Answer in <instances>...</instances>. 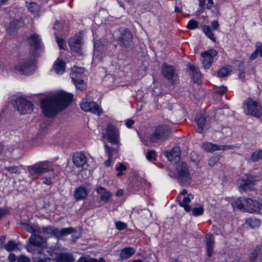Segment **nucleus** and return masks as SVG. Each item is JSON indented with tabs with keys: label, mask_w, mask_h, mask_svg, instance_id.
Here are the masks:
<instances>
[{
	"label": "nucleus",
	"mask_w": 262,
	"mask_h": 262,
	"mask_svg": "<svg viewBox=\"0 0 262 262\" xmlns=\"http://www.w3.org/2000/svg\"><path fill=\"white\" fill-rule=\"evenodd\" d=\"M105 47L101 43L98 42L94 43V54L95 56H98V57H101L102 55L105 52Z\"/></svg>",
	"instance_id": "72a5a7b5"
},
{
	"label": "nucleus",
	"mask_w": 262,
	"mask_h": 262,
	"mask_svg": "<svg viewBox=\"0 0 262 262\" xmlns=\"http://www.w3.org/2000/svg\"><path fill=\"white\" fill-rule=\"evenodd\" d=\"M255 51L262 57V43L260 41L257 42L255 45Z\"/></svg>",
	"instance_id": "bf43d9fd"
},
{
	"label": "nucleus",
	"mask_w": 262,
	"mask_h": 262,
	"mask_svg": "<svg viewBox=\"0 0 262 262\" xmlns=\"http://www.w3.org/2000/svg\"><path fill=\"white\" fill-rule=\"evenodd\" d=\"M24 25V22L21 18L15 19L11 23V26L15 28H20Z\"/></svg>",
	"instance_id": "a18cd8bd"
},
{
	"label": "nucleus",
	"mask_w": 262,
	"mask_h": 262,
	"mask_svg": "<svg viewBox=\"0 0 262 262\" xmlns=\"http://www.w3.org/2000/svg\"><path fill=\"white\" fill-rule=\"evenodd\" d=\"M102 137L112 145L111 147H116L118 149L120 144L119 132L115 126L108 124Z\"/></svg>",
	"instance_id": "20e7f679"
},
{
	"label": "nucleus",
	"mask_w": 262,
	"mask_h": 262,
	"mask_svg": "<svg viewBox=\"0 0 262 262\" xmlns=\"http://www.w3.org/2000/svg\"><path fill=\"white\" fill-rule=\"evenodd\" d=\"M82 37L80 34H76L70 38L69 43L72 50L77 53H80Z\"/></svg>",
	"instance_id": "2eb2a0df"
},
{
	"label": "nucleus",
	"mask_w": 262,
	"mask_h": 262,
	"mask_svg": "<svg viewBox=\"0 0 262 262\" xmlns=\"http://www.w3.org/2000/svg\"><path fill=\"white\" fill-rule=\"evenodd\" d=\"M202 146L203 149L208 152H213L220 150V145L213 144L211 142L204 143Z\"/></svg>",
	"instance_id": "473e14b6"
},
{
	"label": "nucleus",
	"mask_w": 262,
	"mask_h": 262,
	"mask_svg": "<svg viewBox=\"0 0 262 262\" xmlns=\"http://www.w3.org/2000/svg\"><path fill=\"white\" fill-rule=\"evenodd\" d=\"M56 250L55 247H50L47 250V252L51 256L53 257L54 255L56 256V253H58Z\"/></svg>",
	"instance_id": "680f3d73"
},
{
	"label": "nucleus",
	"mask_w": 262,
	"mask_h": 262,
	"mask_svg": "<svg viewBox=\"0 0 262 262\" xmlns=\"http://www.w3.org/2000/svg\"><path fill=\"white\" fill-rule=\"evenodd\" d=\"M198 27V23L193 20L191 19L190 20L187 25V28L188 29H194Z\"/></svg>",
	"instance_id": "603ef678"
},
{
	"label": "nucleus",
	"mask_w": 262,
	"mask_h": 262,
	"mask_svg": "<svg viewBox=\"0 0 262 262\" xmlns=\"http://www.w3.org/2000/svg\"><path fill=\"white\" fill-rule=\"evenodd\" d=\"M255 181L251 176L247 178L242 179L239 181V188L240 190L247 191L253 189Z\"/></svg>",
	"instance_id": "4468645a"
},
{
	"label": "nucleus",
	"mask_w": 262,
	"mask_h": 262,
	"mask_svg": "<svg viewBox=\"0 0 262 262\" xmlns=\"http://www.w3.org/2000/svg\"><path fill=\"white\" fill-rule=\"evenodd\" d=\"M20 246L19 243H16L14 241L10 240L5 246V249L8 252H11L17 250Z\"/></svg>",
	"instance_id": "e433bc0d"
},
{
	"label": "nucleus",
	"mask_w": 262,
	"mask_h": 262,
	"mask_svg": "<svg viewBox=\"0 0 262 262\" xmlns=\"http://www.w3.org/2000/svg\"><path fill=\"white\" fill-rule=\"evenodd\" d=\"M69 26L68 21L63 20L61 23L56 22L54 26L55 30H57L59 33L65 34L69 30Z\"/></svg>",
	"instance_id": "cd10ccee"
},
{
	"label": "nucleus",
	"mask_w": 262,
	"mask_h": 262,
	"mask_svg": "<svg viewBox=\"0 0 262 262\" xmlns=\"http://www.w3.org/2000/svg\"><path fill=\"white\" fill-rule=\"evenodd\" d=\"M203 32L212 41H215L216 38L214 37V34L212 32L211 29L209 26L204 25L203 27Z\"/></svg>",
	"instance_id": "79ce46f5"
},
{
	"label": "nucleus",
	"mask_w": 262,
	"mask_h": 262,
	"mask_svg": "<svg viewBox=\"0 0 262 262\" xmlns=\"http://www.w3.org/2000/svg\"><path fill=\"white\" fill-rule=\"evenodd\" d=\"M17 262H27L30 261V260L29 258L25 256L24 255H21L18 257L17 259Z\"/></svg>",
	"instance_id": "69168bd1"
},
{
	"label": "nucleus",
	"mask_w": 262,
	"mask_h": 262,
	"mask_svg": "<svg viewBox=\"0 0 262 262\" xmlns=\"http://www.w3.org/2000/svg\"><path fill=\"white\" fill-rule=\"evenodd\" d=\"M247 223L252 228L258 227L260 226L261 222L255 218H250L247 221Z\"/></svg>",
	"instance_id": "37998d69"
},
{
	"label": "nucleus",
	"mask_w": 262,
	"mask_h": 262,
	"mask_svg": "<svg viewBox=\"0 0 262 262\" xmlns=\"http://www.w3.org/2000/svg\"><path fill=\"white\" fill-rule=\"evenodd\" d=\"M170 128L166 125H162L155 128L154 132L149 136V140L152 143L164 142L170 135Z\"/></svg>",
	"instance_id": "39448f33"
},
{
	"label": "nucleus",
	"mask_w": 262,
	"mask_h": 262,
	"mask_svg": "<svg viewBox=\"0 0 262 262\" xmlns=\"http://www.w3.org/2000/svg\"><path fill=\"white\" fill-rule=\"evenodd\" d=\"M192 214L194 216H198L202 214L204 212V209L202 207L193 208L192 209Z\"/></svg>",
	"instance_id": "5fc2aeb1"
},
{
	"label": "nucleus",
	"mask_w": 262,
	"mask_h": 262,
	"mask_svg": "<svg viewBox=\"0 0 262 262\" xmlns=\"http://www.w3.org/2000/svg\"><path fill=\"white\" fill-rule=\"evenodd\" d=\"M54 69L57 74H62L65 70L64 62L62 60H57L54 63Z\"/></svg>",
	"instance_id": "7c9ffc66"
},
{
	"label": "nucleus",
	"mask_w": 262,
	"mask_h": 262,
	"mask_svg": "<svg viewBox=\"0 0 262 262\" xmlns=\"http://www.w3.org/2000/svg\"><path fill=\"white\" fill-rule=\"evenodd\" d=\"M235 146L233 145H220V150H227L229 149H234Z\"/></svg>",
	"instance_id": "e2e57ef3"
},
{
	"label": "nucleus",
	"mask_w": 262,
	"mask_h": 262,
	"mask_svg": "<svg viewBox=\"0 0 262 262\" xmlns=\"http://www.w3.org/2000/svg\"><path fill=\"white\" fill-rule=\"evenodd\" d=\"M105 153L108 156V158L104 162V165L105 167H108L111 165L112 162V157L117 155L118 149L116 147H111L108 144H104Z\"/></svg>",
	"instance_id": "dca6fc26"
},
{
	"label": "nucleus",
	"mask_w": 262,
	"mask_h": 262,
	"mask_svg": "<svg viewBox=\"0 0 262 262\" xmlns=\"http://www.w3.org/2000/svg\"><path fill=\"white\" fill-rule=\"evenodd\" d=\"M59 34V33L56 31L55 32V35H56V41L58 45V46L60 49L65 50V48L66 47V45L64 43L63 40L60 38L58 35Z\"/></svg>",
	"instance_id": "de8ad7c7"
},
{
	"label": "nucleus",
	"mask_w": 262,
	"mask_h": 262,
	"mask_svg": "<svg viewBox=\"0 0 262 262\" xmlns=\"http://www.w3.org/2000/svg\"><path fill=\"white\" fill-rule=\"evenodd\" d=\"M260 251L259 247H256V249L253 250L249 256L250 262H260V259L258 257V252Z\"/></svg>",
	"instance_id": "58836bf2"
},
{
	"label": "nucleus",
	"mask_w": 262,
	"mask_h": 262,
	"mask_svg": "<svg viewBox=\"0 0 262 262\" xmlns=\"http://www.w3.org/2000/svg\"><path fill=\"white\" fill-rule=\"evenodd\" d=\"M42 182L43 184L50 185L52 184V179L49 178H43L42 179Z\"/></svg>",
	"instance_id": "774afa93"
},
{
	"label": "nucleus",
	"mask_w": 262,
	"mask_h": 262,
	"mask_svg": "<svg viewBox=\"0 0 262 262\" xmlns=\"http://www.w3.org/2000/svg\"><path fill=\"white\" fill-rule=\"evenodd\" d=\"M189 69L191 72V76L194 82L199 83L202 77V74L199 69L193 64L189 65Z\"/></svg>",
	"instance_id": "bb28decb"
},
{
	"label": "nucleus",
	"mask_w": 262,
	"mask_h": 262,
	"mask_svg": "<svg viewBox=\"0 0 262 262\" xmlns=\"http://www.w3.org/2000/svg\"><path fill=\"white\" fill-rule=\"evenodd\" d=\"M116 228L119 230H122L126 228L127 225L124 222L118 221L115 223Z\"/></svg>",
	"instance_id": "4d7b16f0"
},
{
	"label": "nucleus",
	"mask_w": 262,
	"mask_h": 262,
	"mask_svg": "<svg viewBox=\"0 0 262 262\" xmlns=\"http://www.w3.org/2000/svg\"><path fill=\"white\" fill-rule=\"evenodd\" d=\"M72 100V94L63 92L42 99L41 108L43 114L49 117L54 116L59 111L67 107Z\"/></svg>",
	"instance_id": "f257e3e1"
},
{
	"label": "nucleus",
	"mask_w": 262,
	"mask_h": 262,
	"mask_svg": "<svg viewBox=\"0 0 262 262\" xmlns=\"http://www.w3.org/2000/svg\"><path fill=\"white\" fill-rule=\"evenodd\" d=\"M15 68L22 74H32L35 71L34 60L32 58L22 59Z\"/></svg>",
	"instance_id": "1a4fd4ad"
},
{
	"label": "nucleus",
	"mask_w": 262,
	"mask_h": 262,
	"mask_svg": "<svg viewBox=\"0 0 262 262\" xmlns=\"http://www.w3.org/2000/svg\"><path fill=\"white\" fill-rule=\"evenodd\" d=\"M13 105L21 114L30 113L33 109L31 102L24 97L16 98Z\"/></svg>",
	"instance_id": "6e6552de"
},
{
	"label": "nucleus",
	"mask_w": 262,
	"mask_h": 262,
	"mask_svg": "<svg viewBox=\"0 0 262 262\" xmlns=\"http://www.w3.org/2000/svg\"><path fill=\"white\" fill-rule=\"evenodd\" d=\"M88 95H86L82 99L80 105L81 109L85 112H90L99 115L100 111L99 105L96 102L88 101Z\"/></svg>",
	"instance_id": "f8f14e48"
},
{
	"label": "nucleus",
	"mask_w": 262,
	"mask_h": 262,
	"mask_svg": "<svg viewBox=\"0 0 262 262\" xmlns=\"http://www.w3.org/2000/svg\"><path fill=\"white\" fill-rule=\"evenodd\" d=\"M206 248L207 250V256L211 257L213 253L214 238L212 234H207L206 236Z\"/></svg>",
	"instance_id": "6ab92c4d"
},
{
	"label": "nucleus",
	"mask_w": 262,
	"mask_h": 262,
	"mask_svg": "<svg viewBox=\"0 0 262 262\" xmlns=\"http://www.w3.org/2000/svg\"><path fill=\"white\" fill-rule=\"evenodd\" d=\"M116 169L117 171H118L117 174V176L120 177L123 174L122 171L126 169V167L124 164L120 163L116 165Z\"/></svg>",
	"instance_id": "49530a36"
},
{
	"label": "nucleus",
	"mask_w": 262,
	"mask_h": 262,
	"mask_svg": "<svg viewBox=\"0 0 262 262\" xmlns=\"http://www.w3.org/2000/svg\"><path fill=\"white\" fill-rule=\"evenodd\" d=\"M193 198V195L191 193L187 194L186 196H183L181 199L177 200L179 205L184 208V210L187 212H190L191 210V207L188 204L190 202L191 200Z\"/></svg>",
	"instance_id": "a211bd4d"
},
{
	"label": "nucleus",
	"mask_w": 262,
	"mask_h": 262,
	"mask_svg": "<svg viewBox=\"0 0 262 262\" xmlns=\"http://www.w3.org/2000/svg\"><path fill=\"white\" fill-rule=\"evenodd\" d=\"M57 228L53 226L42 227V233L47 237H50L54 236L57 237Z\"/></svg>",
	"instance_id": "c756f323"
},
{
	"label": "nucleus",
	"mask_w": 262,
	"mask_h": 262,
	"mask_svg": "<svg viewBox=\"0 0 262 262\" xmlns=\"http://www.w3.org/2000/svg\"><path fill=\"white\" fill-rule=\"evenodd\" d=\"M23 228L26 230L27 231L32 233L33 234L36 232L35 229L33 227H32L31 225L28 224H24L23 225Z\"/></svg>",
	"instance_id": "13d9d810"
},
{
	"label": "nucleus",
	"mask_w": 262,
	"mask_h": 262,
	"mask_svg": "<svg viewBox=\"0 0 262 262\" xmlns=\"http://www.w3.org/2000/svg\"><path fill=\"white\" fill-rule=\"evenodd\" d=\"M27 42L33 51L34 56H38V52L43 50V45L40 36L36 34L33 33L28 37Z\"/></svg>",
	"instance_id": "9d476101"
},
{
	"label": "nucleus",
	"mask_w": 262,
	"mask_h": 262,
	"mask_svg": "<svg viewBox=\"0 0 262 262\" xmlns=\"http://www.w3.org/2000/svg\"><path fill=\"white\" fill-rule=\"evenodd\" d=\"M29 241L31 245L37 247H40L42 246L44 243V239L38 233H36L35 232L29 238Z\"/></svg>",
	"instance_id": "393cba45"
},
{
	"label": "nucleus",
	"mask_w": 262,
	"mask_h": 262,
	"mask_svg": "<svg viewBox=\"0 0 262 262\" xmlns=\"http://www.w3.org/2000/svg\"><path fill=\"white\" fill-rule=\"evenodd\" d=\"M217 54L218 52L216 50L213 49H210L207 51L202 52L201 53V56L204 59L210 60L213 61L214 57H215Z\"/></svg>",
	"instance_id": "2f4dec72"
},
{
	"label": "nucleus",
	"mask_w": 262,
	"mask_h": 262,
	"mask_svg": "<svg viewBox=\"0 0 262 262\" xmlns=\"http://www.w3.org/2000/svg\"><path fill=\"white\" fill-rule=\"evenodd\" d=\"M73 73L71 74V77L73 75V77L76 78V74H82L84 72V69L82 68H78V67H74L72 69Z\"/></svg>",
	"instance_id": "6e6d98bb"
},
{
	"label": "nucleus",
	"mask_w": 262,
	"mask_h": 262,
	"mask_svg": "<svg viewBox=\"0 0 262 262\" xmlns=\"http://www.w3.org/2000/svg\"><path fill=\"white\" fill-rule=\"evenodd\" d=\"M248 203V199L241 198L237 199V200L234 203V207H236L239 210H243L246 211V207Z\"/></svg>",
	"instance_id": "f704fd0d"
},
{
	"label": "nucleus",
	"mask_w": 262,
	"mask_h": 262,
	"mask_svg": "<svg viewBox=\"0 0 262 262\" xmlns=\"http://www.w3.org/2000/svg\"><path fill=\"white\" fill-rule=\"evenodd\" d=\"M53 260L56 262H73L75 258L69 253H56V257Z\"/></svg>",
	"instance_id": "aec40b11"
},
{
	"label": "nucleus",
	"mask_w": 262,
	"mask_h": 262,
	"mask_svg": "<svg viewBox=\"0 0 262 262\" xmlns=\"http://www.w3.org/2000/svg\"><path fill=\"white\" fill-rule=\"evenodd\" d=\"M156 154L155 150H150L147 152L146 155V159L149 161L156 159Z\"/></svg>",
	"instance_id": "8fccbe9b"
},
{
	"label": "nucleus",
	"mask_w": 262,
	"mask_h": 262,
	"mask_svg": "<svg viewBox=\"0 0 262 262\" xmlns=\"http://www.w3.org/2000/svg\"><path fill=\"white\" fill-rule=\"evenodd\" d=\"M72 80L75 84L77 89H78L81 91L86 90V84L82 79H76L73 75L72 77Z\"/></svg>",
	"instance_id": "4c0bfd02"
},
{
	"label": "nucleus",
	"mask_w": 262,
	"mask_h": 262,
	"mask_svg": "<svg viewBox=\"0 0 262 262\" xmlns=\"http://www.w3.org/2000/svg\"><path fill=\"white\" fill-rule=\"evenodd\" d=\"M251 159L254 162H256L262 159V150L253 152L251 155Z\"/></svg>",
	"instance_id": "09e8293b"
},
{
	"label": "nucleus",
	"mask_w": 262,
	"mask_h": 262,
	"mask_svg": "<svg viewBox=\"0 0 262 262\" xmlns=\"http://www.w3.org/2000/svg\"><path fill=\"white\" fill-rule=\"evenodd\" d=\"M248 203H247L246 207V211L254 212L258 210L260 204L258 201L251 199H248Z\"/></svg>",
	"instance_id": "a878e982"
},
{
	"label": "nucleus",
	"mask_w": 262,
	"mask_h": 262,
	"mask_svg": "<svg viewBox=\"0 0 262 262\" xmlns=\"http://www.w3.org/2000/svg\"><path fill=\"white\" fill-rule=\"evenodd\" d=\"M220 157L218 155H214L208 160V165L210 166H213L219 160Z\"/></svg>",
	"instance_id": "3c124183"
},
{
	"label": "nucleus",
	"mask_w": 262,
	"mask_h": 262,
	"mask_svg": "<svg viewBox=\"0 0 262 262\" xmlns=\"http://www.w3.org/2000/svg\"><path fill=\"white\" fill-rule=\"evenodd\" d=\"M27 7H28V10L30 12L35 14L37 13L39 10V6L35 2H31L28 4H27Z\"/></svg>",
	"instance_id": "a19ab883"
},
{
	"label": "nucleus",
	"mask_w": 262,
	"mask_h": 262,
	"mask_svg": "<svg viewBox=\"0 0 262 262\" xmlns=\"http://www.w3.org/2000/svg\"><path fill=\"white\" fill-rule=\"evenodd\" d=\"M213 61L203 58L202 63L205 69H208L210 67Z\"/></svg>",
	"instance_id": "052dcab7"
},
{
	"label": "nucleus",
	"mask_w": 262,
	"mask_h": 262,
	"mask_svg": "<svg viewBox=\"0 0 262 262\" xmlns=\"http://www.w3.org/2000/svg\"><path fill=\"white\" fill-rule=\"evenodd\" d=\"M28 170L31 174L40 176L49 171H53L54 168L50 165L48 161L37 162L28 167Z\"/></svg>",
	"instance_id": "423d86ee"
},
{
	"label": "nucleus",
	"mask_w": 262,
	"mask_h": 262,
	"mask_svg": "<svg viewBox=\"0 0 262 262\" xmlns=\"http://www.w3.org/2000/svg\"><path fill=\"white\" fill-rule=\"evenodd\" d=\"M77 262H97V259L93 257L88 258L85 256H81Z\"/></svg>",
	"instance_id": "864d4df0"
},
{
	"label": "nucleus",
	"mask_w": 262,
	"mask_h": 262,
	"mask_svg": "<svg viewBox=\"0 0 262 262\" xmlns=\"http://www.w3.org/2000/svg\"><path fill=\"white\" fill-rule=\"evenodd\" d=\"M164 155L171 163H176L180 159L181 150L178 146L173 147L170 151H166Z\"/></svg>",
	"instance_id": "ddd939ff"
},
{
	"label": "nucleus",
	"mask_w": 262,
	"mask_h": 262,
	"mask_svg": "<svg viewBox=\"0 0 262 262\" xmlns=\"http://www.w3.org/2000/svg\"><path fill=\"white\" fill-rule=\"evenodd\" d=\"M114 37L118 44L126 51H129L134 48L133 34L126 28H119L115 32Z\"/></svg>",
	"instance_id": "f03ea898"
},
{
	"label": "nucleus",
	"mask_w": 262,
	"mask_h": 262,
	"mask_svg": "<svg viewBox=\"0 0 262 262\" xmlns=\"http://www.w3.org/2000/svg\"><path fill=\"white\" fill-rule=\"evenodd\" d=\"M4 170L9 171L11 173L17 174L20 173L19 167L16 166H6L4 167Z\"/></svg>",
	"instance_id": "c03bdc74"
},
{
	"label": "nucleus",
	"mask_w": 262,
	"mask_h": 262,
	"mask_svg": "<svg viewBox=\"0 0 262 262\" xmlns=\"http://www.w3.org/2000/svg\"><path fill=\"white\" fill-rule=\"evenodd\" d=\"M9 210L6 208H0V220L9 213Z\"/></svg>",
	"instance_id": "0e129e2a"
},
{
	"label": "nucleus",
	"mask_w": 262,
	"mask_h": 262,
	"mask_svg": "<svg viewBox=\"0 0 262 262\" xmlns=\"http://www.w3.org/2000/svg\"><path fill=\"white\" fill-rule=\"evenodd\" d=\"M232 71V67L230 66H226L221 68L218 72L217 74L219 77H224L227 76Z\"/></svg>",
	"instance_id": "ea45409f"
},
{
	"label": "nucleus",
	"mask_w": 262,
	"mask_h": 262,
	"mask_svg": "<svg viewBox=\"0 0 262 262\" xmlns=\"http://www.w3.org/2000/svg\"><path fill=\"white\" fill-rule=\"evenodd\" d=\"M76 230L73 227H68L62 228L61 230L57 229V237L60 238L62 236H66L68 234L72 233Z\"/></svg>",
	"instance_id": "c9c22d12"
},
{
	"label": "nucleus",
	"mask_w": 262,
	"mask_h": 262,
	"mask_svg": "<svg viewBox=\"0 0 262 262\" xmlns=\"http://www.w3.org/2000/svg\"><path fill=\"white\" fill-rule=\"evenodd\" d=\"M88 193V192L84 187L80 186L75 190V198L77 201L83 200L87 196Z\"/></svg>",
	"instance_id": "c85d7f7f"
},
{
	"label": "nucleus",
	"mask_w": 262,
	"mask_h": 262,
	"mask_svg": "<svg viewBox=\"0 0 262 262\" xmlns=\"http://www.w3.org/2000/svg\"><path fill=\"white\" fill-rule=\"evenodd\" d=\"M73 162L77 167L83 166L87 162V158L82 152H76L73 156Z\"/></svg>",
	"instance_id": "f3484780"
},
{
	"label": "nucleus",
	"mask_w": 262,
	"mask_h": 262,
	"mask_svg": "<svg viewBox=\"0 0 262 262\" xmlns=\"http://www.w3.org/2000/svg\"><path fill=\"white\" fill-rule=\"evenodd\" d=\"M195 120L198 125L197 132L199 133H203L206 122L205 115L201 113L198 114L196 115Z\"/></svg>",
	"instance_id": "4be33fe9"
},
{
	"label": "nucleus",
	"mask_w": 262,
	"mask_h": 262,
	"mask_svg": "<svg viewBox=\"0 0 262 262\" xmlns=\"http://www.w3.org/2000/svg\"><path fill=\"white\" fill-rule=\"evenodd\" d=\"M96 191L97 193L100 195V200L105 203H107L109 201L112 195L110 191L107 190L106 189L101 186H99L97 187Z\"/></svg>",
	"instance_id": "5701e85b"
},
{
	"label": "nucleus",
	"mask_w": 262,
	"mask_h": 262,
	"mask_svg": "<svg viewBox=\"0 0 262 262\" xmlns=\"http://www.w3.org/2000/svg\"><path fill=\"white\" fill-rule=\"evenodd\" d=\"M176 178L181 186H187L191 182V177L186 163H179L177 166Z\"/></svg>",
	"instance_id": "7ed1b4c3"
},
{
	"label": "nucleus",
	"mask_w": 262,
	"mask_h": 262,
	"mask_svg": "<svg viewBox=\"0 0 262 262\" xmlns=\"http://www.w3.org/2000/svg\"><path fill=\"white\" fill-rule=\"evenodd\" d=\"M244 106L246 114L257 118L262 116V109L260 104L253 99L247 98L244 102Z\"/></svg>",
	"instance_id": "0eeeda50"
},
{
	"label": "nucleus",
	"mask_w": 262,
	"mask_h": 262,
	"mask_svg": "<svg viewBox=\"0 0 262 262\" xmlns=\"http://www.w3.org/2000/svg\"><path fill=\"white\" fill-rule=\"evenodd\" d=\"M211 27L213 30H217L220 26V25L217 20H213L211 23Z\"/></svg>",
	"instance_id": "338daca9"
},
{
	"label": "nucleus",
	"mask_w": 262,
	"mask_h": 262,
	"mask_svg": "<svg viewBox=\"0 0 262 262\" xmlns=\"http://www.w3.org/2000/svg\"><path fill=\"white\" fill-rule=\"evenodd\" d=\"M162 73L163 76L172 83H176L178 80V75L175 71L174 67L172 66L165 63H163Z\"/></svg>",
	"instance_id": "9b49d317"
},
{
	"label": "nucleus",
	"mask_w": 262,
	"mask_h": 262,
	"mask_svg": "<svg viewBox=\"0 0 262 262\" xmlns=\"http://www.w3.org/2000/svg\"><path fill=\"white\" fill-rule=\"evenodd\" d=\"M135 253V250L134 248L128 247L121 249L119 257L121 260H125L130 258Z\"/></svg>",
	"instance_id": "b1692460"
},
{
	"label": "nucleus",
	"mask_w": 262,
	"mask_h": 262,
	"mask_svg": "<svg viewBox=\"0 0 262 262\" xmlns=\"http://www.w3.org/2000/svg\"><path fill=\"white\" fill-rule=\"evenodd\" d=\"M33 262H53V259L48 257L43 253L42 250H37L33 254Z\"/></svg>",
	"instance_id": "412c9836"
}]
</instances>
